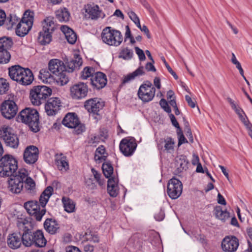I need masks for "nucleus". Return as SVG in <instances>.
Returning <instances> with one entry per match:
<instances>
[{"mask_svg": "<svg viewBox=\"0 0 252 252\" xmlns=\"http://www.w3.org/2000/svg\"><path fill=\"white\" fill-rule=\"evenodd\" d=\"M53 192L51 186L47 187L42 192L39 197V204L37 201H29L24 203V206L27 212L36 220L40 221L45 214V206Z\"/></svg>", "mask_w": 252, "mask_h": 252, "instance_id": "f257e3e1", "label": "nucleus"}, {"mask_svg": "<svg viewBox=\"0 0 252 252\" xmlns=\"http://www.w3.org/2000/svg\"><path fill=\"white\" fill-rule=\"evenodd\" d=\"M23 232L21 234L22 244L27 247L35 245L37 247H44L47 241L41 230L32 232L33 227L31 222L25 220L23 223Z\"/></svg>", "mask_w": 252, "mask_h": 252, "instance_id": "f03ea898", "label": "nucleus"}, {"mask_svg": "<svg viewBox=\"0 0 252 252\" xmlns=\"http://www.w3.org/2000/svg\"><path fill=\"white\" fill-rule=\"evenodd\" d=\"M52 89L46 86H35L30 91V98L32 103L36 106H39L45 103L46 99L52 94Z\"/></svg>", "mask_w": 252, "mask_h": 252, "instance_id": "7ed1b4c3", "label": "nucleus"}, {"mask_svg": "<svg viewBox=\"0 0 252 252\" xmlns=\"http://www.w3.org/2000/svg\"><path fill=\"white\" fill-rule=\"evenodd\" d=\"M54 19L52 16H48L42 22V30L39 32L37 37L38 42L42 45L48 44L52 41V33L55 29Z\"/></svg>", "mask_w": 252, "mask_h": 252, "instance_id": "20e7f679", "label": "nucleus"}, {"mask_svg": "<svg viewBox=\"0 0 252 252\" xmlns=\"http://www.w3.org/2000/svg\"><path fill=\"white\" fill-rule=\"evenodd\" d=\"M17 161L12 155L6 154L0 159V177H8L17 173Z\"/></svg>", "mask_w": 252, "mask_h": 252, "instance_id": "39448f33", "label": "nucleus"}, {"mask_svg": "<svg viewBox=\"0 0 252 252\" xmlns=\"http://www.w3.org/2000/svg\"><path fill=\"white\" fill-rule=\"evenodd\" d=\"M34 15V12L30 10H27L24 12L15 28L17 36L22 37L28 34L33 25Z\"/></svg>", "mask_w": 252, "mask_h": 252, "instance_id": "423d86ee", "label": "nucleus"}, {"mask_svg": "<svg viewBox=\"0 0 252 252\" xmlns=\"http://www.w3.org/2000/svg\"><path fill=\"white\" fill-rule=\"evenodd\" d=\"M16 121L28 126H38L39 113L36 109L26 108L16 117Z\"/></svg>", "mask_w": 252, "mask_h": 252, "instance_id": "0eeeda50", "label": "nucleus"}, {"mask_svg": "<svg viewBox=\"0 0 252 252\" xmlns=\"http://www.w3.org/2000/svg\"><path fill=\"white\" fill-rule=\"evenodd\" d=\"M101 36L103 42L110 46H118L123 41L121 32L110 27H107L103 30Z\"/></svg>", "mask_w": 252, "mask_h": 252, "instance_id": "6e6552de", "label": "nucleus"}, {"mask_svg": "<svg viewBox=\"0 0 252 252\" xmlns=\"http://www.w3.org/2000/svg\"><path fill=\"white\" fill-rule=\"evenodd\" d=\"M28 176L27 171L24 169L19 170L17 173L10 176L8 180V189L12 193H19L24 186V181Z\"/></svg>", "mask_w": 252, "mask_h": 252, "instance_id": "1a4fd4ad", "label": "nucleus"}, {"mask_svg": "<svg viewBox=\"0 0 252 252\" xmlns=\"http://www.w3.org/2000/svg\"><path fill=\"white\" fill-rule=\"evenodd\" d=\"M0 111L3 117L10 120L13 118L18 111V106L13 99L5 100L0 105Z\"/></svg>", "mask_w": 252, "mask_h": 252, "instance_id": "9d476101", "label": "nucleus"}, {"mask_svg": "<svg viewBox=\"0 0 252 252\" xmlns=\"http://www.w3.org/2000/svg\"><path fill=\"white\" fill-rule=\"evenodd\" d=\"M0 138L5 142L6 145L13 148L19 145V139L16 134L12 133L9 127H1L0 129Z\"/></svg>", "mask_w": 252, "mask_h": 252, "instance_id": "9b49d317", "label": "nucleus"}, {"mask_svg": "<svg viewBox=\"0 0 252 252\" xmlns=\"http://www.w3.org/2000/svg\"><path fill=\"white\" fill-rule=\"evenodd\" d=\"M88 93V86L87 84L79 82L70 88V95L74 100H81L85 98Z\"/></svg>", "mask_w": 252, "mask_h": 252, "instance_id": "f8f14e48", "label": "nucleus"}, {"mask_svg": "<svg viewBox=\"0 0 252 252\" xmlns=\"http://www.w3.org/2000/svg\"><path fill=\"white\" fill-rule=\"evenodd\" d=\"M182 190L183 185L179 179L173 177L169 181L167 192L171 198L173 199L178 198L182 194Z\"/></svg>", "mask_w": 252, "mask_h": 252, "instance_id": "ddd939ff", "label": "nucleus"}, {"mask_svg": "<svg viewBox=\"0 0 252 252\" xmlns=\"http://www.w3.org/2000/svg\"><path fill=\"white\" fill-rule=\"evenodd\" d=\"M137 147V144L134 138H125L120 143L121 152L126 157H130L133 155Z\"/></svg>", "mask_w": 252, "mask_h": 252, "instance_id": "4468645a", "label": "nucleus"}, {"mask_svg": "<svg viewBox=\"0 0 252 252\" xmlns=\"http://www.w3.org/2000/svg\"><path fill=\"white\" fill-rule=\"evenodd\" d=\"M38 148L34 145H30L27 146L24 151L23 159L27 164H34L38 160Z\"/></svg>", "mask_w": 252, "mask_h": 252, "instance_id": "2eb2a0df", "label": "nucleus"}, {"mask_svg": "<svg viewBox=\"0 0 252 252\" xmlns=\"http://www.w3.org/2000/svg\"><path fill=\"white\" fill-rule=\"evenodd\" d=\"M61 122L64 126H84L83 125L81 124L78 116L75 113H67L62 121L58 119L57 122L54 123L53 126H60Z\"/></svg>", "mask_w": 252, "mask_h": 252, "instance_id": "dca6fc26", "label": "nucleus"}, {"mask_svg": "<svg viewBox=\"0 0 252 252\" xmlns=\"http://www.w3.org/2000/svg\"><path fill=\"white\" fill-rule=\"evenodd\" d=\"M105 102L101 98L94 97L86 100L84 102V107L89 113L99 112L103 109Z\"/></svg>", "mask_w": 252, "mask_h": 252, "instance_id": "f3484780", "label": "nucleus"}, {"mask_svg": "<svg viewBox=\"0 0 252 252\" xmlns=\"http://www.w3.org/2000/svg\"><path fill=\"white\" fill-rule=\"evenodd\" d=\"M239 245V240L234 236H226L221 242V248L225 252H235Z\"/></svg>", "mask_w": 252, "mask_h": 252, "instance_id": "a211bd4d", "label": "nucleus"}, {"mask_svg": "<svg viewBox=\"0 0 252 252\" xmlns=\"http://www.w3.org/2000/svg\"><path fill=\"white\" fill-rule=\"evenodd\" d=\"M84 9L86 13V16H88V18L91 20H96L99 18L103 19L105 17V14L99 9V6L94 3L85 5Z\"/></svg>", "mask_w": 252, "mask_h": 252, "instance_id": "6ab92c4d", "label": "nucleus"}, {"mask_svg": "<svg viewBox=\"0 0 252 252\" xmlns=\"http://www.w3.org/2000/svg\"><path fill=\"white\" fill-rule=\"evenodd\" d=\"M64 65L65 71L69 73H71L75 70L79 69L80 66L82 64V58L79 55L75 54L73 59H68L65 58L64 60Z\"/></svg>", "mask_w": 252, "mask_h": 252, "instance_id": "aec40b11", "label": "nucleus"}, {"mask_svg": "<svg viewBox=\"0 0 252 252\" xmlns=\"http://www.w3.org/2000/svg\"><path fill=\"white\" fill-rule=\"evenodd\" d=\"M61 100L58 97L48 99L45 105V109L47 115L53 116L56 114L61 107Z\"/></svg>", "mask_w": 252, "mask_h": 252, "instance_id": "412c9836", "label": "nucleus"}, {"mask_svg": "<svg viewBox=\"0 0 252 252\" xmlns=\"http://www.w3.org/2000/svg\"><path fill=\"white\" fill-rule=\"evenodd\" d=\"M107 80L105 74L98 71L92 75L91 83L92 86L97 90L103 88L107 84Z\"/></svg>", "mask_w": 252, "mask_h": 252, "instance_id": "4be33fe9", "label": "nucleus"}, {"mask_svg": "<svg viewBox=\"0 0 252 252\" xmlns=\"http://www.w3.org/2000/svg\"><path fill=\"white\" fill-rule=\"evenodd\" d=\"M7 244L10 249L13 250L20 248L22 244L21 234L13 233L9 234L7 238Z\"/></svg>", "mask_w": 252, "mask_h": 252, "instance_id": "5701e85b", "label": "nucleus"}, {"mask_svg": "<svg viewBox=\"0 0 252 252\" xmlns=\"http://www.w3.org/2000/svg\"><path fill=\"white\" fill-rule=\"evenodd\" d=\"M155 93L156 92L154 91L153 89H152V91L144 89V87L142 86L139 87L137 95L139 98L143 102L147 103L153 100L155 95Z\"/></svg>", "mask_w": 252, "mask_h": 252, "instance_id": "b1692460", "label": "nucleus"}, {"mask_svg": "<svg viewBox=\"0 0 252 252\" xmlns=\"http://www.w3.org/2000/svg\"><path fill=\"white\" fill-rule=\"evenodd\" d=\"M64 68V63L59 59H52L49 62L48 69L54 75L59 74Z\"/></svg>", "mask_w": 252, "mask_h": 252, "instance_id": "393cba45", "label": "nucleus"}, {"mask_svg": "<svg viewBox=\"0 0 252 252\" xmlns=\"http://www.w3.org/2000/svg\"><path fill=\"white\" fill-rule=\"evenodd\" d=\"M44 228L50 234H55L60 229L59 224L53 219H47L44 223Z\"/></svg>", "mask_w": 252, "mask_h": 252, "instance_id": "a878e982", "label": "nucleus"}, {"mask_svg": "<svg viewBox=\"0 0 252 252\" xmlns=\"http://www.w3.org/2000/svg\"><path fill=\"white\" fill-rule=\"evenodd\" d=\"M176 165L177 169L175 172L176 174L186 171L188 168L189 161L187 159V157L184 155H181L177 157L175 159Z\"/></svg>", "mask_w": 252, "mask_h": 252, "instance_id": "bb28decb", "label": "nucleus"}, {"mask_svg": "<svg viewBox=\"0 0 252 252\" xmlns=\"http://www.w3.org/2000/svg\"><path fill=\"white\" fill-rule=\"evenodd\" d=\"M9 76L13 81L18 82L21 76H22L23 72L25 71V68L22 67L19 65H15L9 68Z\"/></svg>", "mask_w": 252, "mask_h": 252, "instance_id": "cd10ccee", "label": "nucleus"}, {"mask_svg": "<svg viewBox=\"0 0 252 252\" xmlns=\"http://www.w3.org/2000/svg\"><path fill=\"white\" fill-rule=\"evenodd\" d=\"M145 72L144 70V67L143 66H140L133 72L129 73L124 77L121 86L124 85L130 82L131 81L134 80L136 77L142 76L145 75Z\"/></svg>", "mask_w": 252, "mask_h": 252, "instance_id": "c85d7f7f", "label": "nucleus"}, {"mask_svg": "<svg viewBox=\"0 0 252 252\" xmlns=\"http://www.w3.org/2000/svg\"><path fill=\"white\" fill-rule=\"evenodd\" d=\"M33 79L32 70L28 68H25V71L23 72L22 76H20L17 83L23 86H27L31 84Z\"/></svg>", "mask_w": 252, "mask_h": 252, "instance_id": "c756f323", "label": "nucleus"}, {"mask_svg": "<svg viewBox=\"0 0 252 252\" xmlns=\"http://www.w3.org/2000/svg\"><path fill=\"white\" fill-rule=\"evenodd\" d=\"M107 191L112 197H116L119 193L118 181L114 177L108 179L107 183Z\"/></svg>", "mask_w": 252, "mask_h": 252, "instance_id": "7c9ffc66", "label": "nucleus"}, {"mask_svg": "<svg viewBox=\"0 0 252 252\" xmlns=\"http://www.w3.org/2000/svg\"><path fill=\"white\" fill-rule=\"evenodd\" d=\"M61 30L63 32L67 42L73 44L77 40V35L75 32L67 26H62Z\"/></svg>", "mask_w": 252, "mask_h": 252, "instance_id": "2f4dec72", "label": "nucleus"}, {"mask_svg": "<svg viewBox=\"0 0 252 252\" xmlns=\"http://www.w3.org/2000/svg\"><path fill=\"white\" fill-rule=\"evenodd\" d=\"M214 214L217 219L225 222L230 217L229 213L225 210H222V207L220 206H216L213 211Z\"/></svg>", "mask_w": 252, "mask_h": 252, "instance_id": "473e14b6", "label": "nucleus"}, {"mask_svg": "<svg viewBox=\"0 0 252 252\" xmlns=\"http://www.w3.org/2000/svg\"><path fill=\"white\" fill-rule=\"evenodd\" d=\"M56 164L60 170L66 171L69 169L68 163L65 156H64L63 154H60L56 155Z\"/></svg>", "mask_w": 252, "mask_h": 252, "instance_id": "72a5a7b5", "label": "nucleus"}, {"mask_svg": "<svg viewBox=\"0 0 252 252\" xmlns=\"http://www.w3.org/2000/svg\"><path fill=\"white\" fill-rule=\"evenodd\" d=\"M70 16V13L66 8H61L56 11V17L60 22L68 21Z\"/></svg>", "mask_w": 252, "mask_h": 252, "instance_id": "f704fd0d", "label": "nucleus"}, {"mask_svg": "<svg viewBox=\"0 0 252 252\" xmlns=\"http://www.w3.org/2000/svg\"><path fill=\"white\" fill-rule=\"evenodd\" d=\"M20 19L15 14H10L6 18V21L4 23L6 28L8 30L12 29L14 26L17 25Z\"/></svg>", "mask_w": 252, "mask_h": 252, "instance_id": "c9c22d12", "label": "nucleus"}, {"mask_svg": "<svg viewBox=\"0 0 252 252\" xmlns=\"http://www.w3.org/2000/svg\"><path fill=\"white\" fill-rule=\"evenodd\" d=\"M133 52L131 49H129L128 47H125L121 50L118 57L120 59L128 61L133 58Z\"/></svg>", "mask_w": 252, "mask_h": 252, "instance_id": "e433bc0d", "label": "nucleus"}, {"mask_svg": "<svg viewBox=\"0 0 252 252\" xmlns=\"http://www.w3.org/2000/svg\"><path fill=\"white\" fill-rule=\"evenodd\" d=\"M13 42L11 37L3 36L0 38V50H8L13 46Z\"/></svg>", "mask_w": 252, "mask_h": 252, "instance_id": "4c0bfd02", "label": "nucleus"}, {"mask_svg": "<svg viewBox=\"0 0 252 252\" xmlns=\"http://www.w3.org/2000/svg\"><path fill=\"white\" fill-rule=\"evenodd\" d=\"M66 72L64 70H62L59 74L55 75L56 78L55 79L61 86L66 85L69 81L68 77L66 74Z\"/></svg>", "mask_w": 252, "mask_h": 252, "instance_id": "58836bf2", "label": "nucleus"}, {"mask_svg": "<svg viewBox=\"0 0 252 252\" xmlns=\"http://www.w3.org/2000/svg\"><path fill=\"white\" fill-rule=\"evenodd\" d=\"M105 152L104 146L101 145L99 146L95 151L94 155L95 160L99 161L105 160L107 158V156L104 155Z\"/></svg>", "mask_w": 252, "mask_h": 252, "instance_id": "ea45409f", "label": "nucleus"}, {"mask_svg": "<svg viewBox=\"0 0 252 252\" xmlns=\"http://www.w3.org/2000/svg\"><path fill=\"white\" fill-rule=\"evenodd\" d=\"M62 202L65 211L68 213L74 212L75 204L72 200L67 197H63L62 198Z\"/></svg>", "mask_w": 252, "mask_h": 252, "instance_id": "a19ab883", "label": "nucleus"}, {"mask_svg": "<svg viewBox=\"0 0 252 252\" xmlns=\"http://www.w3.org/2000/svg\"><path fill=\"white\" fill-rule=\"evenodd\" d=\"M102 169L106 178L109 179L112 177L111 175L113 173V167L110 162L103 163L102 165Z\"/></svg>", "mask_w": 252, "mask_h": 252, "instance_id": "79ce46f5", "label": "nucleus"}, {"mask_svg": "<svg viewBox=\"0 0 252 252\" xmlns=\"http://www.w3.org/2000/svg\"><path fill=\"white\" fill-rule=\"evenodd\" d=\"M11 59V55L8 50H0V63H8Z\"/></svg>", "mask_w": 252, "mask_h": 252, "instance_id": "37998d69", "label": "nucleus"}, {"mask_svg": "<svg viewBox=\"0 0 252 252\" xmlns=\"http://www.w3.org/2000/svg\"><path fill=\"white\" fill-rule=\"evenodd\" d=\"M165 144L164 147L165 150L168 153H171L174 150V145L175 144L174 140L171 137H167L164 140Z\"/></svg>", "mask_w": 252, "mask_h": 252, "instance_id": "c03bdc74", "label": "nucleus"}, {"mask_svg": "<svg viewBox=\"0 0 252 252\" xmlns=\"http://www.w3.org/2000/svg\"><path fill=\"white\" fill-rule=\"evenodd\" d=\"M9 88V84L6 79L0 78V94H5Z\"/></svg>", "mask_w": 252, "mask_h": 252, "instance_id": "a18cd8bd", "label": "nucleus"}, {"mask_svg": "<svg viewBox=\"0 0 252 252\" xmlns=\"http://www.w3.org/2000/svg\"><path fill=\"white\" fill-rule=\"evenodd\" d=\"M177 127V133L178 137V146H180L183 143H188V141L186 138L185 137L182 130L181 128V127Z\"/></svg>", "mask_w": 252, "mask_h": 252, "instance_id": "49530a36", "label": "nucleus"}, {"mask_svg": "<svg viewBox=\"0 0 252 252\" xmlns=\"http://www.w3.org/2000/svg\"><path fill=\"white\" fill-rule=\"evenodd\" d=\"M26 188L29 190H32L35 188V184L32 179L27 176L24 180Z\"/></svg>", "mask_w": 252, "mask_h": 252, "instance_id": "de8ad7c7", "label": "nucleus"}, {"mask_svg": "<svg viewBox=\"0 0 252 252\" xmlns=\"http://www.w3.org/2000/svg\"><path fill=\"white\" fill-rule=\"evenodd\" d=\"M51 76V73L47 69H42L39 72V77L43 82H48V79L50 78Z\"/></svg>", "mask_w": 252, "mask_h": 252, "instance_id": "09e8293b", "label": "nucleus"}, {"mask_svg": "<svg viewBox=\"0 0 252 252\" xmlns=\"http://www.w3.org/2000/svg\"><path fill=\"white\" fill-rule=\"evenodd\" d=\"M85 236L87 241L93 242L94 243H98L99 240L98 235L91 231L89 233H86Z\"/></svg>", "mask_w": 252, "mask_h": 252, "instance_id": "8fccbe9b", "label": "nucleus"}, {"mask_svg": "<svg viewBox=\"0 0 252 252\" xmlns=\"http://www.w3.org/2000/svg\"><path fill=\"white\" fill-rule=\"evenodd\" d=\"M94 69L93 67H85L83 71L82 74V78L83 79H86L88 77L92 76L94 74H93V72L94 71Z\"/></svg>", "mask_w": 252, "mask_h": 252, "instance_id": "3c124183", "label": "nucleus"}, {"mask_svg": "<svg viewBox=\"0 0 252 252\" xmlns=\"http://www.w3.org/2000/svg\"><path fill=\"white\" fill-rule=\"evenodd\" d=\"M129 18L135 23L138 28H140V20L135 13L131 11L128 13Z\"/></svg>", "mask_w": 252, "mask_h": 252, "instance_id": "603ef678", "label": "nucleus"}, {"mask_svg": "<svg viewBox=\"0 0 252 252\" xmlns=\"http://www.w3.org/2000/svg\"><path fill=\"white\" fill-rule=\"evenodd\" d=\"M227 100L230 104L232 109L233 110H234V111L236 113H237V112L242 111V109L232 98H231L230 97H227Z\"/></svg>", "mask_w": 252, "mask_h": 252, "instance_id": "864d4df0", "label": "nucleus"}, {"mask_svg": "<svg viewBox=\"0 0 252 252\" xmlns=\"http://www.w3.org/2000/svg\"><path fill=\"white\" fill-rule=\"evenodd\" d=\"M159 104L161 107L167 113H170L171 112V109L169 107L168 102L167 101L164 99L162 98L160 99L159 101Z\"/></svg>", "mask_w": 252, "mask_h": 252, "instance_id": "5fc2aeb1", "label": "nucleus"}, {"mask_svg": "<svg viewBox=\"0 0 252 252\" xmlns=\"http://www.w3.org/2000/svg\"><path fill=\"white\" fill-rule=\"evenodd\" d=\"M134 49L136 54L138 56L139 60L140 61H145L146 59V57L144 51L138 47H135Z\"/></svg>", "mask_w": 252, "mask_h": 252, "instance_id": "6e6d98bb", "label": "nucleus"}, {"mask_svg": "<svg viewBox=\"0 0 252 252\" xmlns=\"http://www.w3.org/2000/svg\"><path fill=\"white\" fill-rule=\"evenodd\" d=\"M162 60L163 62L167 69L168 71L172 75L175 79L177 80L178 78V75L176 73L172 70L171 67L169 66L168 63L166 62L165 58L164 57L162 58Z\"/></svg>", "mask_w": 252, "mask_h": 252, "instance_id": "4d7b16f0", "label": "nucleus"}, {"mask_svg": "<svg viewBox=\"0 0 252 252\" xmlns=\"http://www.w3.org/2000/svg\"><path fill=\"white\" fill-rule=\"evenodd\" d=\"M144 87V89H145L148 90L152 91V89L154 90V91L156 92L155 88L153 86L152 83L149 81H146L144 83L142 84L140 87Z\"/></svg>", "mask_w": 252, "mask_h": 252, "instance_id": "13d9d810", "label": "nucleus"}, {"mask_svg": "<svg viewBox=\"0 0 252 252\" xmlns=\"http://www.w3.org/2000/svg\"><path fill=\"white\" fill-rule=\"evenodd\" d=\"M73 128L72 133L74 134L79 135L85 131V127H68Z\"/></svg>", "mask_w": 252, "mask_h": 252, "instance_id": "bf43d9fd", "label": "nucleus"}, {"mask_svg": "<svg viewBox=\"0 0 252 252\" xmlns=\"http://www.w3.org/2000/svg\"><path fill=\"white\" fill-rule=\"evenodd\" d=\"M164 216L165 215L164 211L160 210L157 213L155 214V218L158 221H161L164 218Z\"/></svg>", "mask_w": 252, "mask_h": 252, "instance_id": "052dcab7", "label": "nucleus"}, {"mask_svg": "<svg viewBox=\"0 0 252 252\" xmlns=\"http://www.w3.org/2000/svg\"><path fill=\"white\" fill-rule=\"evenodd\" d=\"M6 15L5 11L0 9V26L4 24L6 21Z\"/></svg>", "mask_w": 252, "mask_h": 252, "instance_id": "680f3d73", "label": "nucleus"}, {"mask_svg": "<svg viewBox=\"0 0 252 252\" xmlns=\"http://www.w3.org/2000/svg\"><path fill=\"white\" fill-rule=\"evenodd\" d=\"M239 118L245 126H249L250 122L245 114L239 116Z\"/></svg>", "mask_w": 252, "mask_h": 252, "instance_id": "e2e57ef3", "label": "nucleus"}, {"mask_svg": "<svg viewBox=\"0 0 252 252\" xmlns=\"http://www.w3.org/2000/svg\"><path fill=\"white\" fill-rule=\"evenodd\" d=\"M154 63H153L152 62V63H150V62L147 63L146 64L145 66V69L148 71L156 72V68H155V67L153 65Z\"/></svg>", "mask_w": 252, "mask_h": 252, "instance_id": "0e129e2a", "label": "nucleus"}, {"mask_svg": "<svg viewBox=\"0 0 252 252\" xmlns=\"http://www.w3.org/2000/svg\"><path fill=\"white\" fill-rule=\"evenodd\" d=\"M140 2L143 6L146 8L150 13L154 12L153 8L151 7L146 0H140Z\"/></svg>", "mask_w": 252, "mask_h": 252, "instance_id": "69168bd1", "label": "nucleus"}, {"mask_svg": "<svg viewBox=\"0 0 252 252\" xmlns=\"http://www.w3.org/2000/svg\"><path fill=\"white\" fill-rule=\"evenodd\" d=\"M138 28L142 32H144L145 33L148 38L150 39L151 38L149 30L146 26L143 25L142 27H141V26L140 25V28Z\"/></svg>", "mask_w": 252, "mask_h": 252, "instance_id": "338daca9", "label": "nucleus"}, {"mask_svg": "<svg viewBox=\"0 0 252 252\" xmlns=\"http://www.w3.org/2000/svg\"><path fill=\"white\" fill-rule=\"evenodd\" d=\"M217 202L219 204L225 205L226 202L223 196L220 193H218L217 196Z\"/></svg>", "mask_w": 252, "mask_h": 252, "instance_id": "774afa93", "label": "nucleus"}]
</instances>
